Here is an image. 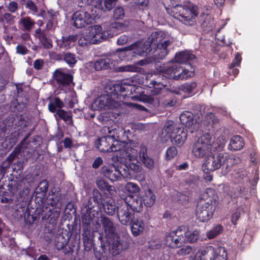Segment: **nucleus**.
Listing matches in <instances>:
<instances>
[{
  "instance_id": "9d476101",
  "label": "nucleus",
  "mask_w": 260,
  "mask_h": 260,
  "mask_svg": "<svg viewBox=\"0 0 260 260\" xmlns=\"http://www.w3.org/2000/svg\"><path fill=\"white\" fill-rule=\"evenodd\" d=\"M74 25L77 28H83L91 22V17L86 11L79 10L72 16Z\"/></svg>"
},
{
  "instance_id": "c9c22d12",
  "label": "nucleus",
  "mask_w": 260,
  "mask_h": 260,
  "mask_svg": "<svg viewBox=\"0 0 260 260\" xmlns=\"http://www.w3.org/2000/svg\"><path fill=\"white\" fill-rule=\"evenodd\" d=\"M176 124L172 120H168L165 124L163 131L166 133V136L170 138L176 132V129L180 127H176Z\"/></svg>"
},
{
  "instance_id": "bf43d9fd",
  "label": "nucleus",
  "mask_w": 260,
  "mask_h": 260,
  "mask_svg": "<svg viewBox=\"0 0 260 260\" xmlns=\"http://www.w3.org/2000/svg\"><path fill=\"white\" fill-rule=\"evenodd\" d=\"M149 196V202L147 201V207H151L155 202V194L150 189L147 188V197Z\"/></svg>"
},
{
  "instance_id": "aec40b11",
  "label": "nucleus",
  "mask_w": 260,
  "mask_h": 260,
  "mask_svg": "<svg viewBox=\"0 0 260 260\" xmlns=\"http://www.w3.org/2000/svg\"><path fill=\"white\" fill-rule=\"evenodd\" d=\"M196 58V56L188 51H182L176 53L174 61L179 63H185L190 65L191 62Z\"/></svg>"
},
{
  "instance_id": "412c9836",
  "label": "nucleus",
  "mask_w": 260,
  "mask_h": 260,
  "mask_svg": "<svg viewBox=\"0 0 260 260\" xmlns=\"http://www.w3.org/2000/svg\"><path fill=\"white\" fill-rule=\"evenodd\" d=\"M181 227L182 228V230H184V235H183L184 243H193L199 239L200 233L199 230H194L191 232L189 230V229L187 226L181 225Z\"/></svg>"
},
{
  "instance_id": "39448f33",
  "label": "nucleus",
  "mask_w": 260,
  "mask_h": 260,
  "mask_svg": "<svg viewBox=\"0 0 260 260\" xmlns=\"http://www.w3.org/2000/svg\"><path fill=\"white\" fill-rule=\"evenodd\" d=\"M212 137L209 133L202 135L193 144L192 153L197 158L207 157L212 154Z\"/></svg>"
},
{
  "instance_id": "0eeeda50",
  "label": "nucleus",
  "mask_w": 260,
  "mask_h": 260,
  "mask_svg": "<svg viewBox=\"0 0 260 260\" xmlns=\"http://www.w3.org/2000/svg\"><path fill=\"white\" fill-rule=\"evenodd\" d=\"M207 158L204 163V171L207 170L211 172L219 169L227 160L226 156L222 153L212 154Z\"/></svg>"
},
{
  "instance_id": "052dcab7",
  "label": "nucleus",
  "mask_w": 260,
  "mask_h": 260,
  "mask_svg": "<svg viewBox=\"0 0 260 260\" xmlns=\"http://www.w3.org/2000/svg\"><path fill=\"white\" fill-rule=\"evenodd\" d=\"M242 60L241 55L239 52L237 53L235 55L234 60L231 64V68H233L236 67H239L240 66V63Z\"/></svg>"
},
{
  "instance_id": "7c9ffc66",
  "label": "nucleus",
  "mask_w": 260,
  "mask_h": 260,
  "mask_svg": "<svg viewBox=\"0 0 260 260\" xmlns=\"http://www.w3.org/2000/svg\"><path fill=\"white\" fill-rule=\"evenodd\" d=\"M24 185L25 183L22 180H12L7 185L8 188V189L11 193H12V194H14L17 193L20 190H21Z\"/></svg>"
},
{
  "instance_id": "680f3d73",
  "label": "nucleus",
  "mask_w": 260,
  "mask_h": 260,
  "mask_svg": "<svg viewBox=\"0 0 260 260\" xmlns=\"http://www.w3.org/2000/svg\"><path fill=\"white\" fill-rule=\"evenodd\" d=\"M158 158L154 160L147 155V169L152 170L155 166L158 165Z\"/></svg>"
},
{
  "instance_id": "423d86ee",
  "label": "nucleus",
  "mask_w": 260,
  "mask_h": 260,
  "mask_svg": "<svg viewBox=\"0 0 260 260\" xmlns=\"http://www.w3.org/2000/svg\"><path fill=\"white\" fill-rule=\"evenodd\" d=\"M184 231L181 226H179L176 230L167 233L165 236L166 244L173 249L182 247L184 244Z\"/></svg>"
},
{
  "instance_id": "37998d69",
  "label": "nucleus",
  "mask_w": 260,
  "mask_h": 260,
  "mask_svg": "<svg viewBox=\"0 0 260 260\" xmlns=\"http://www.w3.org/2000/svg\"><path fill=\"white\" fill-rule=\"evenodd\" d=\"M112 89V93L114 96H116V98L118 99H120L119 98V96L128 90L127 87H126V85L120 84L113 85Z\"/></svg>"
},
{
  "instance_id": "2f4dec72",
  "label": "nucleus",
  "mask_w": 260,
  "mask_h": 260,
  "mask_svg": "<svg viewBox=\"0 0 260 260\" xmlns=\"http://www.w3.org/2000/svg\"><path fill=\"white\" fill-rule=\"evenodd\" d=\"M103 206L104 212L109 216H113L116 211H117V207L115 205V202L112 199H109L102 205Z\"/></svg>"
},
{
  "instance_id": "3c124183",
  "label": "nucleus",
  "mask_w": 260,
  "mask_h": 260,
  "mask_svg": "<svg viewBox=\"0 0 260 260\" xmlns=\"http://www.w3.org/2000/svg\"><path fill=\"white\" fill-rule=\"evenodd\" d=\"M116 0H103L101 4V9L104 11L111 10L114 6Z\"/></svg>"
},
{
  "instance_id": "a878e982",
  "label": "nucleus",
  "mask_w": 260,
  "mask_h": 260,
  "mask_svg": "<svg viewBox=\"0 0 260 260\" xmlns=\"http://www.w3.org/2000/svg\"><path fill=\"white\" fill-rule=\"evenodd\" d=\"M171 42L170 40L160 41L159 44L156 47L155 52L159 55V58L162 59L168 53V47L170 45Z\"/></svg>"
},
{
  "instance_id": "393cba45",
  "label": "nucleus",
  "mask_w": 260,
  "mask_h": 260,
  "mask_svg": "<svg viewBox=\"0 0 260 260\" xmlns=\"http://www.w3.org/2000/svg\"><path fill=\"white\" fill-rule=\"evenodd\" d=\"M244 146L243 138L239 135L233 137L229 145V148L233 151L240 150L243 148Z\"/></svg>"
},
{
  "instance_id": "6e6552de",
  "label": "nucleus",
  "mask_w": 260,
  "mask_h": 260,
  "mask_svg": "<svg viewBox=\"0 0 260 260\" xmlns=\"http://www.w3.org/2000/svg\"><path fill=\"white\" fill-rule=\"evenodd\" d=\"M117 216L119 222L123 225L131 224L134 219L133 211L126 202L117 206Z\"/></svg>"
},
{
  "instance_id": "ea45409f",
  "label": "nucleus",
  "mask_w": 260,
  "mask_h": 260,
  "mask_svg": "<svg viewBox=\"0 0 260 260\" xmlns=\"http://www.w3.org/2000/svg\"><path fill=\"white\" fill-rule=\"evenodd\" d=\"M211 260H227L225 248L222 246L217 247Z\"/></svg>"
},
{
  "instance_id": "a211bd4d",
  "label": "nucleus",
  "mask_w": 260,
  "mask_h": 260,
  "mask_svg": "<svg viewBox=\"0 0 260 260\" xmlns=\"http://www.w3.org/2000/svg\"><path fill=\"white\" fill-rule=\"evenodd\" d=\"M204 125L207 127V129L212 134L219 127V123L215 114L212 112L208 113L205 118Z\"/></svg>"
},
{
  "instance_id": "ddd939ff",
  "label": "nucleus",
  "mask_w": 260,
  "mask_h": 260,
  "mask_svg": "<svg viewBox=\"0 0 260 260\" xmlns=\"http://www.w3.org/2000/svg\"><path fill=\"white\" fill-rule=\"evenodd\" d=\"M81 220L83 226V236L88 238L90 235V224L93 219V217L91 215L92 212L87 211V209H81Z\"/></svg>"
},
{
  "instance_id": "f3484780",
  "label": "nucleus",
  "mask_w": 260,
  "mask_h": 260,
  "mask_svg": "<svg viewBox=\"0 0 260 260\" xmlns=\"http://www.w3.org/2000/svg\"><path fill=\"white\" fill-rule=\"evenodd\" d=\"M114 136H107L99 138L96 143V146L99 151L103 152H110L111 144L114 142Z\"/></svg>"
},
{
  "instance_id": "c03bdc74",
  "label": "nucleus",
  "mask_w": 260,
  "mask_h": 260,
  "mask_svg": "<svg viewBox=\"0 0 260 260\" xmlns=\"http://www.w3.org/2000/svg\"><path fill=\"white\" fill-rule=\"evenodd\" d=\"M129 207L133 211L140 212L143 208V200L141 198L137 197L134 199Z\"/></svg>"
},
{
  "instance_id": "473e14b6",
  "label": "nucleus",
  "mask_w": 260,
  "mask_h": 260,
  "mask_svg": "<svg viewBox=\"0 0 260 260\" xmlns=\"http://www.w3.org/2000/svg\"><path fill=\"white\" fill-rule=\"evenodd\" d=\"M51 210L52 209L46 205H43L42 207L40 206L39 207H37L35 211V215H37L39 218L41 217L43 220L46 219L50 217Z\"/></svg>"
},
{
  "instance_id": "2eb2a0df",
  "label": "nucleus",
  "mask_w": 260,
  "mask_h": 260,
  "mask_svg": "<svg viewBox=\"0 0 260 260\" xmlns=\"http://www.w3.org/2000/svg\"><path fill=\"white\" fill-rule=\"evenodd\" d=\"M136 154V150L133 149L128 144L125 143L119 153L116 154L117 160L123 159L132 161L135 159Z\"/></svg>"
},
{
  "instance_id": "c756f323",
  "label": "nucleus",
  "mask_w": 260,
  "mask_h": 260,
  "mask_svg": "<svg viewBox=\"0 0 260 260\" xmlns=\"http://www.w3.org/2000/svg\"><path fill=\"white\" fill-rule=\"evenodd\" d=\"M95 182L98 187L103 191H108L112 193L114 191V187L110 185L105 179L102 177L97 178Z\"/></svg>"
},
{
  "instance_id": "79ce46f5",
  "label": "nucleus",
  "mask_w": 260,
  "mask_h": 260,
  "mask_svg": "<svg viewBox=\"0 0 260 260\" xmlns=\"http://www.w3.org/2000/svg\"><path fill=\"white\" fill-rule=\"evenodd\" d=\"M48 188V183L46 180H43L39 184L35 189L37 194H41V197H45Z\"/></svg>"
},
{
  "instance_id": "4c0bfd02",
  "label": "nucleus",
  "mask_w": 260,
  "mask_h": 260,
  "mask_svg": "<svg viewBox=\"0 0 260 260\" xmlns=\"http://www.w3.org/2000/svg\"><path fill=\"white\" fill-rule=\"evenodd\" d=\"M78 57L76 55L69 52H63V61L69 65L70 67L73 68L77 62Z\"/></svg>"
},
{
  "instance_id": "13d9d810",
  "label": "nucleus",
  "mask_w": 260,
  "mask_h": 260,
  "mask_svg": "<svg viewBox=\"0 0 260 260\" xmlns=\"http://www.w3.org/2000/svg\"><path fill=\"white\" fill-rule=\"evenodd\" d=\"M192 250V248L190 246H186L185 247H182L179 249L177 252V254L179 256H184L189 254Z\"/></svg>"
},
{
  "instance_id": "72a5a7b5",
  "label": "nucleus",
  "mask_w": 260,
  "mask_h": 260,
  "mask_svg": "<svg viewBox=\"0 0 260 260\" xmlns=\"http://www.w3.org/2000/svg\"><path fill=\"white\" fill-rule=\"evenodd\" d=\"M55 113V116L56 119L59 117L67 123L71 125L73 124L72 114L70 112L62 109H58L57 111Z\"/></svg>"
},
{
  "instance_id": "58836bf2",
  "label": "nucleus",
  "mask_w": 260,
  "mask_h": 260,
  "mask_svg": "<svg viewBox=\"0 0 260 260\" xmlns=\"http://www.w3.org/2000/svg\"><path fill=\"white\" fill-rule=\"evenodd\" d=\"M223 231V226L221 224H217L207 232L206 236L209 239H212L220 235Z\"/></svg>"
},
{
  "instance_id": "4468645a",
  "label": "nucleus",
  "mask_w": 260,
  "mask_h": 260,
  "mask_svg": "<svg viewBox=\"0 0 260 260\" xmlns=\"http://www.w3.org/2000/svg\"><path fill=\"white\" fill-rule=\"evenodd\" d=\"M133 50L135 54L143 56L146 51V40L145 39H142L127 47L118 49L123 51Z\"/></svg>"
},
{
  "instance_id": "de8ad7c7",
  "label": "nucleus",
  "mask_w": 260,
  "mask_h": 260,
  "mask_svg": "<svg viewBox=\"0 0 260 260\" xmlns=\"http://www.w3.org/2000/svg\"><path fill=\"white\" fill-rule=\"evenodd\" d=\"M95 204L98 206L102 205L103 202L102 196L97 189H94L92 191V196L90 198Z\"/></svg>"
},
{
  "instance_id": "0e129e2a",
  "label": "nucleus",
  "mask_w": 260,
  "mask_h": 260,
  "mask_svg": "<svg viewBox=\"0 0 260 260\" xmlns=\"http://www.w3.org/2000/svg\"><path fill=\"white\" fill-rule=\"evenodd\" d=\"M58 201V199L57 197H56L54 194H52L51 197L50 195H49V197L47 198V204L53 207L56 205Z\"/></svg>"
},
{
  "instance_id": "b1692460",
  "label": "nucleus",
  "mask_w": 260,
  "mask_h": 260,
  "mask_svg": "<svg viewBox=\"0 0 260 260\" xmlns=\"http://www.w3.org/2000/svg\"><path fill=\"white\" fill-rule=\"evenodd\" d=\"M215 252L216 248L213 246H207L199 249L197 254L199 255L202 259L211 260Z\"/></svg>"
},
{
  "instance_id": "9b49d317",
  "label": "nucleus",
  "mask_w": 260,
  "mask_h": 260,
  "mask_svg": "<svg viewBox=\"0 0 260 260\" xmlns=\"http://www.w3.org/2000/svg\"><path fill=\"white\" fill-rule=\"evenodd\" d=\"M101 174L112 181L120 180L122 173L114 165L104 166L101 170Z\"/></svg>"
},
{
  "instance_id": "5fc2aeb1",
  "label": "nucleus",
  "mask_w": 260,
  "mask_h": 260,
  "mask_svg": "<svg viewBox=\"0 0 260 260\" xmlns=\"http://www.w3.org/2000/svg\"><path fill=\"white\" fill-rule=\"evenodd\" d=\"M87 35L83 37H80L78 40V44L81 47L86 46L89 44H91V39L88 32H86Z\"/></svg>"
},
{
  "instance_id": "f8f14e48",
  "label": "nucleus",
  "mask_w": 260,
  "mask_h": 260,
  "mask_svg": "<svg viewBox=\"0 0 260 260\" xmlns=\"http://www.w3.org/2000/svg\"><path fill=\"white\" fill-rule=\"evenodd\" d=\"M88 30V34H89L92 44H98L108 38V32H101L102 27L100 25H95Z\"/></svg>"
},
{
  "instance_id": "a18cd8bd",
  "label": "nucleus",
  "mask_w": 260,
  "mask_h": 260,
  "mask_svg": "<svg viewBox=\"0 0 260 260\" xmlns=\"http://www.w3.org/2000/svg\"><path fill=\"white\" fill-rule=\"evenodd\" d=\"M40 42L43 45V47L46 49H51L52 47V41L51 39H49L47 37V35L45 33L40 36H37Z\"/></svg>"
},
{
  "instance_id": "e2e57ef3",
  "label": "nucleus",
  "mask_w": 260,
  "mask_h": 260,
  "mask_svg": "<svg viewBox=\"0 0 260 260\" xmlns=\"http://www.w3.org/2000/svg\"><path fill=\"white\" fill-rule=\"evenodd\" d=\"M146 147L144 145L140 146L139 156L141 160L145 164L146 162Z\"/></svg>"
},
{
  "instance_id": "1a4fd4ad",
  "label": "nucleus",
  "mask_w": 260,
  "mask_h": 260,
  "mask_svg": "<svg viewBox=\"0 0 260 260\" xmlns=\"http://www.w3.org/2000/svg\"><path fill=\"white\" fill-rule=\"evenodd\" d=\"M119 106V104L114 101L109 95H102L97 98L92 105L94 110H107L116 108Z\"/></svg>"
},
{
  "instance_id": "49530a36",
  "label": "nucleus",
  "mask_w": 260,
  "mask_h": 260,
  "mask_svg": "<svg viewBox=\"0 0 260 260\" xmlns=\"http://www.w3.org/2000/svg\"><path fill=\"white\" fill-rule=\"evenodd\" d=\"M20 23L22 24L25 30L30 31L34 26V21L29 17H25L20 20Z\"/></svg>"
},
{
  "instance_id": "dca6fc26",
  "label": "nucleus",
  "mask_w": 260,
  "mask_h": 260,
  "mask_svg": "<svg viewBox=\"0 0 260 260\" xmlns=\"http://www.w3.org/2000/svg\"><path fill=\"white\" fill-rule=\"evenodd\" d=\"M164 37L165 34L161 31L153 32L147 38V43H149V47L147 46V55L152 51L153 48L156 49V47Z\"/></svg>"
},
{
  "instance_id": "a19ab883",
  "label": "nucleus",
  "mask_w": 260,
  "mask_h": 260,
  "mask_svg": "<svg viewBox=\"0 0 260 260\" xmlns=\"http://www.w3.org/2000/svg\"><path fill=\"white\" fill-rule=\"evenodd\" d=\"M64 106V103L58 97H55L54 101L50 102L48 105L49 110L52 113H55L57 111V108L61 109Z\"/></svg>"
},
{
  "instance_id": "864d4df0",
  "label": "nucleus",
  "mask_w": 260,
  "mask_h": 260,
  "mask_svg": "<svg viewBox=\"0 0 260 260\" xmlns=\"http://www.w3.org/2000/svg\"><path fill=\"white\" fill-rule=\"evenodd\" d=\"M124 142H120L114 140V142L111 144V148L110 152H116L118 154L120 150L124 146Z\"/></svg>"
},
{
  "instance_id": "338daca9",
  "label": "nucleus",
  "mask_w": 260,
  "mask_h": 260,
  "mask_svg": "<svg viewBox=\"0 0 260 260\" xmlns=\"http://www.w3.org/2000/svg\"><path fill=\"white\" fill-rule=\"evenodd\" d=\"M28 50L27 48L21 44H19L16 47V52L18 54H20L22 55H25L28 52Z\"/></svg>"
},
{
  "instance_id": "f257e3e1",
  "label": "nucleus",
  "mask_w": 260,
  "mask_h": 260,
  "mask_svg": "<svg viewBox=\"0 0 260 260\" xmlns=\"http://www.w3.org/2000/svg\"><path fill=\"white\" fill-rule=\"evenodd\" d=\"M156 56V55H155ZM158 58L154 56H147V64L155 63V68L157 73L147 72V81L150 83L147 85V104L153 103L154 98L153 95L160 93L161 90L167 86L166 80H183L190 77L192 73L187 69H183L180 64H165L157 60Z\"/></svg>"
},
{
  "instance_id": "6e6d98bb",
  "label": "nucleus",
  "mask_w": 260,
  "mask_h": 260,
  "mask_svg": "<svg viewBox=\"0 0 260 260\" xmlns=\"http://www.w3.org/2000/svg\"><path fill=\"white\" fill-rule=\"evenodd\" d=\"M124 16V11L121 7H117L113 12V17L116 19H122Z\"/></svg>"
},
{
  "instance_id": "4be33fe9",
  "label": "nucleus",
  "mask_w": 260,
  "mask_h": 260,
  "mask_svg": "<svg viewBox=\"0 0 260 260\" xmlns=\"http://www.w3.org/2000/svg\"><path fill=\"white\" fill-rule=\"evenodd\" d=\"M28 137V136H26L21 143L17 146L15 150L7 157L5 161H7L8 165H10L19 153L25 152V149L27 148V143L26 142Z\"/></svg>"
},
{
  "instance_id": "4d7b16f0",
  "label": "nucleus",
  "mask_w": 260,
  "mask_h": 260,
  "mask_svg": "<svg viewBox=\"0 0 260 260\" xmlns=\"http://www.w3.org/2000/svg\"><path fill=\"white\" fill-rule=\"evenodd\" d=\"M161 244L159 239H156L148 242V247L152 249H158L161 247Z\"/></svg>"
},
{
  "instance_id": "f03ea898",
  "label": "nucleus",
  "mask_w": 260,
  "mask_h": 260,
  "mask_svg": "<svg viewBox=\"0 0 260 260\" xmlns=\"http://www.w3.org/2000/svg\"><path fill=\"white\" fill-rule=\"evenodd\" d=\"M100 218L105 237L101 236L99 239L103 243L104 248L108 250L113 256L119 254L123 245L122 240L117 234L119 225L105 215H101Z\"/></svg>"
},
{
  "instance_id": "774afa93",
  "label": "nucleus",
  "mask_w": 260,
  "mask_h": 260,
  "mask_svg": "<svg viewBox=\"0 0 260 260\" xmlns=\"http://www.w3.org/2000/svg\"><path fill=\"white\" fill-rule=\"evenodd\" d=\"M177 197L178 201L182 204H185L189 200V197L187 196L181 192L177 193Z\"/></svg>"
},
{
  "instance_id": "8fccbe9b",
  "label": "nucleus",
  "mask_w": 260,
  "mask_h": 260,
  "mask_svg": "<svg viewBox=\"0 0 260 260\" xmlns=\"http://www.w3.org/2000/svg\"><path fill=\"white\" fill-rule=\"evenodd\" d=\"M197 84L196 82L186 83L181 86V89L185 92L191 93L197 87Z\"/></svg>"
},
{
  "instance_id": "e433bc0d",
  "label": "nucleus",
  "mask_w": 260,
  "mask_h": 260,
  "mask_svg": "<svg viewBox=\"0 0 260 260\" xmlns=\"http://www.w3.org/2000/svg\"><path fill=\"white\" fill-rule=\"evenodd\" d=\"M132 222L133 224L131 225L132 233L134 235L137 236L143 231L145 224L142 220L139 219L133 220Z\"/></svg>"
},
{
  "instance_id": "20e7f679",
  "label": "nucleus",
  "mask_w": 260,
  "mask_h": 260,
  "mask_svg": "<svg viewBox=\"0 0 260 260\" xmlns=\"http://www.w3.org/2000/svg\"><path fill=\"white\" fill-rule=\"evenodd\" d=\"M218 197L215 189L208 188L200 198L196 210L197 218L206 222L211 219L218 204Z\"/></svg>"
},
{
  "instance_id": "09e8293b",
  "label": "nucleus",
  "mask_w": 260,
  "mask_h": 260,
  "mask_svg": "<svg viewBox=\"0 0 260 260\" xmlns=\"http://www.w3.org/2000/svg\"><path fill=\"white\" fill-rule=\"evenodd\" d=\"M178 150L175 146H170L166 150L165 159L167 161L170 160L177 156Z\"/></svg>"
},
{
  "instance_id": "69168bd1",
  "label": "nucleus",
  "mask_w": 260,
  "mask_h": 260,
  "mask_svg": "<svg viewBox=\"0 0 260 260\" xmlns=\"http://www.w3.org/2000/svg\"><path fill=\"white\" fill-rule=\"evenodd\" d=\"M95 205L91 198H89L88 203L87 204H83L81 209L85 208L87 209V211L92 212L93 209Z\"/></svg>"
},
{
  "instance_id": "6ab92c4d",
  "label": "nucleus",
  "mask_w": 260,
  "mask_h": 260,
  "mask_svg": "<svg viewBox=\"0 0 260 260\" xmlns=\"http://www.w3.org/2000/svg\"><path fill=\"white\" fill-rule=\"evenodd\" d=\"M53 78L59 86L63 87L69 85L73 80V76L65 74L59 70H56L53 73Z\"/></svg>"
},
{
  "instance_id": "cd10ccee",
  "label": "nucleus",
  "mask_w": 260,
  "mask_h": 260,
  "mask_svg": "<svg viewBox=\"0 0 260 260\" xmlns=\"http://www.w3.org/2000/svg\"><path fill=\"white\" fill-rule=\"evenodd\" d=\"M112 65L113 62L110 58H101L95 62L94 67L96 71H101L111 69Z\"/></svg>"
},
{
  "instance_id": "603ef678",
  "label": "nucleus",
  "mask_w": 260,
  "mask_h": 260,
  "mask_svg": "<svg viewBox=\"0 0 260 260\" xmlns=\"http://www.w3.org/2000/svg\"><path fill=\"white\" fill-rule=\"evenodd\" d=\"M202 26L205 31L209 32L212 31L214 27L213 20L210 18L205 19L202 24Z\"/></svg>"
},
{
  "instance_id": "f704fd0d",
  "label": "nucleus",
  "mask_w": 260,
  "mask_h": 260,
  "mask_svg": "<svg viewBox=\"0 0 260 260\" xmlns=\"http://www.w3.org/2000/svg\"><path fill=\"white\" fill-rule=\"evenodd\" d=\"M55 246L58 249H63L68 243L69 238L66 235L64 237L62 234H59L55 237Z\"/></svg>"
},
{
  "instance_id": "bb28decb",
  "label": "nucleus",
  "mask_w": 260,
  "mask_h": 260,
  "mask_svg": "<svg viewBox=\"0 0 260 260\" xmlns=\"http://www.w3.org/2000/svg\"><path fill=\"white\" fill-rule=\"evenodd\" d=\"M179 118L181 124L185 127H189L194 123L193 114L190 111H186L182 112Z\"/></svg>"
},
{
  "instance_id": "5701e85b",
  "label": "nucleus",
  "mask_w": 260,
  "mask_h": 260,
  "mask_svg": "<svg viewBox=\"0 0 260 260\" xmlns=\"http://www.w3.org/2000/svg\"><path fill=\"white\" fill-rule=\"evenodd\" d=\"M176 132L170 138L172 142L177 146H181L185 141L187 134V131H184V128L180 127L176 129Z\"/></svg>"
},
{
  "instance_id": "7ed1b4c3",
  "label": "nucleus",
  "mask_w": 260,
  "mask_h": 260,
  "mask_svg": "<svg viewBox=\"0 0 260 260\" xmlns=\"http://www.w3.org/2000/svg\"><path fill=\"white\" fill-rule=\"evenodd\" d=\"M197 8L196 6L188 2L182 5L178 0H170L166 10L169 14L185 25L192 26L196 23Z\"/></svg>"
},
{
  "instance_id": "c85d7f7f",
  "label": "nucleus",
  "mask_w": 260,
  "mask_h": 260,
  "mask_svg": "<svg viewBox=\"0 0 260 260\" xmlns=\"http://www.w3.org/2000/svg\"><path fill=\"white\" fill-rule=\"evenodd\" d=\"M78 39L77 35H70L67 37H62L58 46L60 48H70L74 45V43Z\"/></svg>"
}]
</instances>
